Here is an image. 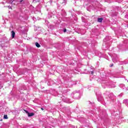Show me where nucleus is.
I'll list each match as a JSON object with an SVG mask.
<instances>
[{
    "mask_svg": "<svg viewBox=\"0 0 128 128\" xmlns=\"http://www.w3.org/2000/svg\"><path fill=\"white\" fill-rule=\"evenodd\" d=\"M42 110H44V108H41Z\"/></svg>",
    "mask_w": 128,
    "mask_h": 128,
    "instance_id": "1a4fd4ad",
    "label": "nucleus"
},
{
    "mask_svg": "<svg viewBox=\"0 0 128 128\" xmlns=\"http://www.w3.org/2000/svg\"><path fill=\"white\" fill-rule=\"evenodd\" d=\"M104 18H98V22H102Z\"/></svg>",
    "mask_w": 128,
    "mask_h": 128,
    "instance_id": "7ed1b4c3",
    "label": "nucleus"
},
{
    "mask_svg": "<svg viewBox=\"0 0 128 128\" xmlns=\"http://www.w3.org/2000/svg\"><path fill=\"white\" fill-rule=\"evenodd\" d=\"M4 118L5 120H8V115H4Z\"/></svg>",
    "mask_w": 128,
    "mask_h": 128,
    "instance_id": "39448f33",
    "label": "nucleus"
},
{
    "mask_svg": "<svg viewBox=\"0 0 128 128\" xmlns=\"http://www.w3.org/2000/svg\"><path fill=\"white\" fill-rule=\"evenodd\" d=\"M23 110H24V112H25L26 114H27L28 117L33 116H34V112L30 113L28 112V110H26L24 109Z\"/></svg>",
    "mask_w": 128,
    "mask_h": 128,
    "instance_id": "f257e3e1",
    "label": "nucleus"
},
{
    "mask_svg": "<svg viewBox=\"0 0 128 128\" xmlns=\"http://www.w3.org/2000/svg\"><path fill=\"white\" fill-rule=\"evenodd\" d=\"M35 44L37 48H40V44L38 43V42H36L35 43Z\"/></svg>",
    "mask_w": 128,
    "mask_h": 128,
    "instance_id": "20e7f679",
    "label": "nucleus"
},
{
    "mask_svg": "<svg viewBox=\"0 0 128 128\" xmlns=\"http://www.w3.org/2000/svg\"><path fill=\"white\" fill-rule=\"evenodd\" d=\"M8 8H11V9L12 10V7H10V6H9Z\"/></svg>",
    "mask_w": 128,
    "mask_h": 128,
    "instance_id": "6e6552de",
    "label": "nucleus"
},
{
    "mask_svg": "<svg viewBox=\"0 0 128 128\" xmlns=\"http://www.w3.org/2000/svg\"><path fill=\"white\" fill-rule=\"evenodd\" d=\"M91 74H94V72H91Z\"/></svg>",
    "mask_w": 128,
    "mask_h": 128,
    "instance_id": "0eeeda50",
    "label": "nucleus"
},
{
    "mask_svg": "<svg viewBox=\"0 0 128 128\" xmlns=\"http://www.w3.org/2000/svg\"><path fill=\"white\" fill-rule=\"evenodd\" d=\"M112 66H114V64H112L111 66H110V67Z\"/></svg>",
    "mask_w": 128,
    "mask_h": 128,
    "instance_id": "9d476101",
    "label": "nucleus"
},
{
    "mask_svg": "<svg viewBox=\"0 0 128 128\" xmlns=\"http://www.w3.org/2000/svg\"><path fill=\"white\" fill-rule=\"evenodd\" d=\"M64 32H66V28L64 29Z\"/></svg>",
    "mask_w": 128,
    "mask_h": 128,
    "instance_id": "423d86ee",
    "label": "nucleus"
},
{
    "mask_svg": "<svg viewBox=\"0 0 128 128\" xmlns=\"http://www.w3.org/2000/svg\"><path fill=\"white\" fill-rule=\"evenodd\" d=\"M12 38H14V36H16V32H14V31L12 30Z\"/></svg>",
    "mask_w": 128,
    "mask_h": 128,
    "instance_id": "f03ea898",
    "label": "nucleus"
}]
</instances>
